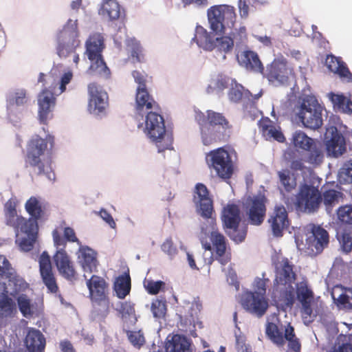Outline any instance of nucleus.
I'll return each instance as SVG.
<instances>
[{"instance_id": "1", "label": "nucleus", "mask_w": 352, "mask_h": 352, "mask_svg": "<svg viewBox=\"0 0 352 352\" xmlns=\"http://www.w3.org/2000/svg\"><path fill=\"white\" fill-rule=\"evenodd\" d=\"M195 120L204 146L225 143L230 140L233 127L223 113L212 110H207L206 114L198 111L195 114Z\"/></svg>"}, {"instance_id": "2", "label": "nucleus", "mask_w": 352, "mask_h": 352, "mask_svg": "<svg viewBox=\"0 0 352 352\" xmlns=\"http://www.w3.org/2000/svg\"><path fill=\"white\" fill-rule=\"evenodd\" d=\"M47 142L52 145L54 137L47 135L46 139H43L36 135L30 139L27 146L25 166L26 168H32L37 175H44L49 180L54 182L56 176L52 167V161L44 157Z\"/></svg>"}, {"instance_id": "3", "label": "nucleus", "mask_w": 352, "mask_h": 352, "mask_svg": "<svg viewBox=\"0 0 352 352\" xmlns=\"http://www.w3.org/2000/svg\"><path fill=\"white\" fill-rule=\"evenodd\" d=\"M78 20L69 19L57 36L56 54L60 58L72 56L73 63L77 67L80 61L76 49L80 45Z\"/></svg>"}, {"instance_id": "4", "label": "nucleus", "mask_w": 352, "mask_h": 352, "mask_svg": "<svg viewBox=\"0 0 352 352\" xmlns=\"http://www.w3.org/2000/svg\"><path fill=\"white\" fill-rule=\"evenodd\" d=\"M105 47L104 39L100 33H93L85 41V52L90 66L88 72L93 76L103 78H109L111 72L107 67L102 56Z\"/></svg>"}, {"instance_id": "5", "label": "nucleus", "mask_w": 352, "mask_h": 352, "mask_svg": "<svg viewBox=\"0 0 352 352\" xmlns=\"http://www.w3.org/2000/svg\"><path fill=\"white\" fill-rule=\"evenodd\" d=\"M268 279L257 278L254 282V291H246L241 296V306L248 312L258 318L264 316L269 307L266 297V282Z\"/></svg>"}, {"instance_id": "6", "label": "nucleus", "mask_w": 352, "mask_h": 352, "mask_svg": "<svg viewBox=\"0 0 352 352\" xmlns=\"http://www.w3.org/2000/svg\"><path fill=\"white\" fill-rule=\"evenodd\" d=\"M294 111L296 118L305 128L316 131L323 125L322 107L314 97L304 98Z\"/></svg>"}, {"instance_id": "7", "label": "nucleus", "mask_w": 352, "mask_h": 352, "mask_svg": "<svg viewBox=\"0 0 352 352\" xmlns=\"http://www.w3.org/2000/svg\"><path fill=\"white\" fill-rule=\"evenodd\" d=\"M145 133L157 147L158 152L172 148L173 138L166 133L164 118L160 114L149 111L145 120Z\"/></svg>"}, {"instance_id": "8", "label": "nucleus", "mask_w": 352, "mask_h": 352, "mask_svg": "<svg viewBox=\"0 0 352 352\" xmlns=\"http://www.w3.org/2000/svg\"><path fill=\"white\" fill-rule=\"evenodd\" d=\"M221 219L226 234L236 243H242L246 237V226L239 227L241 221L240 208L235 204H228L221 211Z\"/></svg>"}, {"instance_id": "9", "label": "nucleus", "mask_w": 352, "mask_h": 352, "mask_svg": "<svg viewBox=\"0 0 352 352\" xmlns=\"http://www.w3.org/2000/svg\"><path fill=\"white\" fill-rule=\"evenodd\" d=\"M206 162L211 171L223 179H230L234 171V163L225 146L213 149L206 155Z\"/></svg>"}, {"instance_id": "10", "label": "nucleus", "mask_w": 352, "mask_h": 352, "mask_svg": "<svg viewBox=\"0 0 352 352\" xmlns=\"http://www.w3.org/2000/svg\"><path fill=\"white\" fill-rule=\"evenodd\" d=\"M207 16L210 28L221 34L234 27L236 17L234 8L225 4L211 6L208 9Z\"/></svg>"}, {"instance_id": "11", "label": "nucleus", "mask_w": 352, "mask_h": 352, "mask_svg": "<svg viewBox=\"0 0 352 352\" xmlns=\"http://www.w3.org/2000/svg\"><path fill=\"white\" fill-rule=\"evenodd\" d=\"M291 142L296 150L307 152L305 162L319 165L324 158L323 144L309 137L305 132L296 131L291 138Z\"/></svg>"}, {"instance_id": "12", "label": "nucleus", "mask_w": 352, "mask_h": 352, "mask_svg": "<svg viewBox=\"0 0 352 352\" xmlns=\"http://www.w3.org/2000/svg\"><path fill=\"white\" fill-rule=\"evenodd\" d=\"M267 203L268 199L264 193L260 192L247 197L243 208L250 225L259 226L264 222Z\"/></svg>"}, {"instance_id": "13", "label": "nucleus", "mask_w": 352, "mask_h": 352, "mask_svg": "<svg viewBox=\"0 0 352 352\" xmlns=\"http://www.w3.org/2000/svg\"><path fill=\"white\" fill-rule=\"evenodd\" d=\"M309 235L306 239V245L301 247L297 243L299 250L310 256L320 254L329 244V234L327 230L320 225L311 223L309 225Z\"/></svg>"}, {"instance_id": "14", "label": "nucleus", "mask_w": 352, "mask_h": 352, "mask_svg": "<svg viewBox=\"0 0 352 352\" xmlns=\"http://www.w3.org/2000/svg\"><path fill=\"white\" fill-rule=\"evenodd\" d=\"M89 298L94 308L106 309L109 305V285L101 276L92 275L86 282Z\"/></svg>"}, {"instance_id": "15", "label": "nucleus", "mask_w": 352, "mask_h": 352, "mask_svg": "<svg viewBox=\"0 0 352 352\" xmlns=\"http://www.w3.org/2000/svg\"><path fill=\"white\" fill-rule=\"evenodd\" d=\"M296 287V298L301 305L300 313L302 320L305 324L311 323L318 315V311L314 307V293L306 280L297 283Z\"/></svg>"}, {"instance_id": "16", "label": "nucleus", "mask_w": 352, "mask_h": 352, "mask_svg": "<svg viewBox=\"0 0 352 352\" xmlns=\"http://www.w3.org/2000/svg\"><path fill=\"white\" fill-rule=\"evenodd\" d=\"M63 235L61 236L58 228L52 231L54 245L57 249L52 257L54 264H70V257L65 250L67 241L80 243L74 230L71 227L64 228Z\"/></svg>"}, {"instance_id": "17", "label": "nucleus", "mask_w": 352, "mask_h": 352, "mask_svg": "<svg viewBox=\"0 0 352 352\" xmlns=\"http://www.w3.org/2000/svg\"><path fill=\"white\" fill-rule=\"evenodd\" d=\"M322 202V195L318 187L303 184L296 195V206L301 211L312 213L318 211Z\"/></svg>"}, {"instance_id": "18", "label": "nucleus", "mask_w": 352, "mask_h": 352, "mask_svg": "<svg viewBox=\"0 0 352 352\" xmlns=\"http://www.w3.org/2000/svg\"><path fill=\"white\" fill-rule=\"evenodd\" d=\"M193 202L197 212L204 218L210 219V224L213 230L216 225L215 219L212 218L214 212L213 200L208 188L204 184H196L193 191Z\"/></svg>"}, {"instance_id": "19", "label": "nucleus", "mask_w": 352, "mask_h": 352, "mask_svg": "<svg viewBox=\"0 0 352 352\" xmlns=\"http://www.w3.org/2000/svg\"><path fill=\"white\" fill-rule=\"evenodd\" d=\"M263 76L274 86L288 84L290 76H293V69L288 67L287 60L282 58H275L267 65Z\"/></svg>"}, {"instance_id": "20", "label": "nucleus", "mask_w": 352, "mask_h": 352, "mask_svg": "<svg viewBox=\"0 0 352 352\" xmlns=\"http://www.w3.org/2000/svg\"><path fill=\"white\" fill-rule=\"evenodd\" d=\"M267 222L275 237H281L290 224L288 213L283 205H276Z\"/></svg>"}, {"instance_id": "21", "label": "nucleus", "mask_w": 352, "mask_h": 352, "mask_svg": "<svg viewBox=\"0 0 352 352\" xmlns=\"http://www.w3.org/2000/svg\"><path fill=\"white\" fill-rule=\"evenodd\" d=\"M88 94L89 111L95 114L103 112L108 104L107 93L97 83L91 82L88 85Z\"/></svg>"}, {"instance_id": "22", "label": "nucleus", "mask_w": 352, "mask_h": 352, "mask_svg": "<svg viewBox=\"0 0 352 352\" xmlns=\"http://www.w3.org/2000/svg\"><path fill=\"white\" fill-rule=\"evenodd\" d=\"M56 100L54 94L47 88L43 89L38 94V118L41 123L46 124L47 120L52 117Z\"/></svg>"}, {"instance_id": "23", "label": "nucleus", "mask_w": 352, "mask_h": 352, "mask_svg": "<svg viewBox=\"0 0 352 352\" xmlns=\"http://www.w3.org/2000/svg\"><path fill=\"white\" fill-rule=\"evenodd\" d=\"M328 134H331L330 139L326 142L328 154L336 157L342 155L346 151V142L344 136L338 132L336 126L327 129L325 134L326 138H329Z\"/></svg>"}, {"instance_id": "24", "label": "nucleus", "mask_w": 352, "mask_h": 352, "mask_svg": "<svg viewBox=\"0 0 352 352\" xmlns=\"http://www.w3.org/2000/svg\"><path fill=\"white\" fill-rule=\"evenodd\" d=\"M239 64L246 70L258 74H263L264 67L258 54L250 50L239 52L236 55Z\"/></svg>"}, {"instance_id": "25", "label": "nucleus", "mask_w": 352, "mask_h": 352, "mask_svg": "<svg viewBox=\"0 0 352 352\" xmlns=\"http://www.w3.org/2000/svg\"><path fill=\"white\" fill-rule=\"evenodd\" d=\"M38 223L34 220H28L19 227V231L25 234L19 242V248L23 252H29L34 248L38 235Z\"/></svg>"}, {"instance_id": "26", "label": "nucleus", "mask_w": 352, "mask_h": 352, "mask_svg": "<svg viewBox=\"0 0 352 352\" xmlns=\"http://www.w3.org/2000/svg\"><path fill=\"white\" fill-rule=\"evenodd\" d=\"M0 278L7 279L8 285L12 287V296H15L28 288V284L21 278L16 276L10 265H0Z\"/></svg>"}, {"instance_id": "27", "label": "nucleus", "mask_w": 352, "mask_h": 352, "mask_svg": "<svg viewBox=\"0 0 352 352\" xmlns=\"http://www.w3.org/2000/svg\"><path fill=\"white\" fill-rule=\"evenodd\" d=\"M210 238L215 250L216 258L222 264L230 262L231 255L230 252L226 251V240L225 236L219 232L212 230Z\"/></svg>"}, {"instance_id": "28", "label": "nucleus", "mask_w": 352, "mask_h": 352, "mask_svg": "<svg viewBox=\"0 0 352 352\" xmlns=\"http://www.w3.org/2000/svg\"><path fill=\"white\" fill-rule=\"evenodd\" d=\"M158 104L153 96L148 93L146 88L138 87L135 95V109L139 114L144 111L157 109Z\"/></svg>"}, {"instance_id": "29", "label": "nucleus", "mask_w": 352, "mask_h": 352, "mask_svg": "<svg viewBox=\"0 0 352 352\" xmlns=\"http://www.w3.org/2000/svg\"><path fill=\"white\" fill-rule=\"evenodd\" d=\"M25 343L30 352H43L45 338L39 330L30 328L25 336Z\"/></svg>"}, {"instance_id": "30", "label": "nucleus", "mask_w": 352, "mask_h": 352, "mask_svg": "<svg viewBox=\"0 0 352 352\" xmlns=\"http://www.w3.org/2000/svg\"><path fill=\"white\" fill-rule=\"evenodd\" d=\"M17 313L14 301L6 294L0 295V327H6L7 320Z\"/></svg>"}, {"instance_id": "31", "label": "nucleus", "mask_w": 352, "mask_h": 352, "mask_svg": "<svg viewBox=\"0 0 352 352\" xmlns=\"http://www.w3.org/2000/svg\"><path fill=\"white\" fill-rule=\"evenodd\" d=\"M4 212L6 225L12 227L17 232L19 227L28 222L26 219L17 215L16 203L11 199L5 204Z\"/></svg>"}, {"instance_id": "32", "label": "nucleus", "mask_w": 352, "mask_h": 352, "mask_svg": "<svg viewBox=\"0 0 352 352\" xmlns=\"http://www.w3.org/2000/svg\"><path fill=\"white\" fill-rule=\"evenodd\" d=\"M192 40L199 47L212 51L215 48V38L212 33L208 32L204 27L197 25Z\"/></svg>"}, {"instance_id": "33", "label": "nucleus", "mask_w": 352, "mask_h": 352, "mask_svg": "<svg viewBox=\"0 0 352 352\" xmlns=\"http://www.w3.org/2000/svg\"><path fill=\"white\" fill-rule=\"evenodd\" d=\"M125 44L129 58L133 63H143L146 62L144 49L139 41L135 38H129L126 39Z\"/></svg>"}, {"instance_id": "34", "label": "nucleus", "mask_w": 352, "mask_h": 352, "mask_svg": "<svg viewBox=\"0 0 352 352\" xmlns=\"http://www.w3.org/2000/svg\"><path fill=\"white\" fill-rule=\"evenodd\" d=\"M25 208L27 212L30 215L28 220H37L41 219L45 214V204L41 201V198L31 197L25 204Z\"/></svg>"}, {"instance_id": "35", "label": "nucleus", "mask_w": 352, "mask_h": 352, "mask_svg": "<svg viewBox=\"0 0 352 352\" xmlns=\"http://www.w3.org/2000/svg\"><path fill=\"white\" fill-rule=\"evenodd\" d=\"M259 127L263 133V135L267 139H274L278 142H284L285 138L281 132L279 127H276L273 122L269 118L261 119L259 122Z\"/></svg>"}, {"instance_id": "36", "label": "nucleus", "mask_w": 352, "mask_h": 352, "mask_svg": "<svg viewBox=\"0 0 352 352\" xmlns=\"http://www.w3.org/2000/svg\"><path fill=\"white\" fill-rule=\"evenodd\" d=\"M131 285L129 269L126 267L123 274L116 278L113 284V289L117 297L124 299L130 293Z\"/></svg>"}, {"instance_id": "37", "label": "nucleus", "mask_w": 352, "mask_h": 352, "mask_svg": "<svg viewBox=\"0 0 352 352\" xmlns=\"http://www.w3.org/2000/svg\"><path fill=\"white\" fill-rule=\"evenodd\" d=\"M325 64L331 72L338 74L340 77L349 78L352 76L346 64L333 55L327 56Z\"/></svg>"}, {"instance_id": "38", "label": "nucleus", "mask_w": 352, "mask_h": 352, "mask_svg": "<svg viewBox=\"0 0 352 352\" xmlns=\"http://www.w3.org/2000/svg\"><path fill=\"white\" fill-rule=\"evenodd\" d=\"M98 13L111 21L117 20L120 16V6L116 0H103Z\"/></svg>"}, {"instance_id": "39", "label": "nucleus", "mask_w": 352, "mask_h": 352, "mask_svg": "<svg viewBox=\"0 0 352 352\" xmlns=\"http://www.w3.org/2000/svg\"><path fill=\"white\" fill-rule=\"evenodd\" d=\"M283 339L287 342V352H300L301 343L296 336L295 330L290 323L285 327Z\"/></svg>"}, {"instance_id": "40", "label": "nucleus", "mask_w": 352, "mask_h": 352, "mask_svg": "<svg viewBox=\"0 0 352 352\" xmlns=\"http://www.w3.org/2000/svg\"><path fill=\"white\" fill-rule=\"evenodd\" d=\"M40 273L42 280L47 287L48 291L51 293H56L58 291V287L54 274L52 272V265H39Z\"/></svg>"}, {"instance_id": "41", "label": "nucleus", "mask_w": 352, "mask_h": 352, "mask_svg": "<svg viewBox=\"0 0 352 352\" xmlns=\"http://www.w3.org/2000/svg\"><path fill=\"white\" fill-rule=\"evenodd\" d=\"M265 333L269 339L278 347L283 348L285 340L283 339V329H280L274 322H267L266 324Z\"/></svg>"}, {"instance_id": "42", "label": "nucleus", "mask_w": 352, "mask_h": 352, "mask_svg": "<svg viewBox=\"0 0 352 352\" xmlns=\"http://www.w3.org/2000/svg\"><path fill=\"white\" fill-rule=\"evenodd\" d=\"M280 186H278L281 192L285 191L290 192L296 187V179L294 177L289 170H283L277 173Z\"/></svg>"}, {"instance_id": "43", "label": "nucleus", "mask_w": 352, "mask_h": 352, "mask_svg": "<svg viewBox=\"0 0 352 352\" xmlns=\"http://www.w3.org/2000/svg\"><path fill=\"white\" fill-rule=\"evenodd\" d=\"M166 352H190V344L186 338L175 335L166 347Z\"/></svg>"}, {"instance_id": "44", "label": "nucleus", "mask_w": 352, "mask_h": 352, "mask_svg": "<svg viewBox=\"0 0 352 352\" xmlns=\"http://www.w3.org/2000/svg\"><path fill=\"white\" fill-rule=\"evenodd\" d=\"M339 250L345 254L352 252V229H344L336 234Z\"/></svg>"}, {"instance_id": "45", "label": "nucleus", "mask_w": 352, "mask_h": 352, "mask_svg": "<svg viewBox=\"0 0 352 352\" xmlns=\"http://www.w3.org/2000/svg\"><path fill=\"white\" fill-rule=\"evenodd\" d=\"M333 107L344 113H352V101L342 94H329Z\"/></svg>"}, {"instance_id": "46", "label": "nucleus", "mask_w": 352, "mask_h": 352, "mask_svg": "<svg viewBox=\"0 0 352 352\" xmlns=\"http://www.w3.org/2000/svg\"><path fill=\"white\" fill-rule=\"evenodd\" d=\"M342 197V193L334 189L325 190L322 195V201H323L326 210L330 212L333 207L338 204L340 198Z\"/></svg>"}, {"instance_id": "47", "label": "nucleus", "mask_w": 352, "mask_h": 352, "mask_svg": "<svg viewBox=\"0 0 352 352\" xmlns=\"http://www.w3.org/2000/svg\"><path fill=\"white\" fill-rule=\"evenodd\" d=\"M279 301L283 306L292 307L295 302L294 289L292 284L284 285L280 290Z\"/></svg>"}, {"instance_id": "48", "label": "nucleus", "mask_w": 352, "mask_h": 352, "mask_svg": "<svg viewBox=\"0 0 352 352\" xmlns=\"http://www.w3.org/2000/svg\"><path fill=\"white\" fill-rule=\"evenodd\" d=\"M78 258L80 264H95L97 252L88 246H82L79 248Z\"/></svg>"}, {"instance_id": "49", "label": "nucleus", "mask_w": 352, "mask_h": 352, "mask_svg": "<svg viewBox=\"0 0 352 352\" xmlns=\"http://www.w3.org/2000/svg\"><path fill=\"white\" fill-rule=\"evenodd\" d=\"M337 217L339 221L348 226L346 229H352V205H344L337 210Z\"/></svg>"}, {"instance_id": "50", "label": "nucleus", "mask_w": 352, "mask_h": 352, "mask_svg": "<svg viewBox=\"0 0 352 352\" xmlns=\"http://www.w3.org/2000/svg\"><path fill=\"white\" fill-rule=\"evenodd\" d=\"M19 309L23 316L29 318L33 316L30 299L25 294H21L16 298Z\"/></svg>"}, {"instance_id": "51", "label": "nucleus", "mask_w": 352, "mask_h": 352, "mask_svg": "<svg viewBox=\"0 0 352 352\" xmlns=\"http://www.w3.org/2000/svg\"><path fill=\"white\" fill-rule=\"evenodd\" d=\"M269 3V0H239V8L241 17L246 18L248 16L250 6L256 8L258 6Z\"/></svg>"}, {"instance_id": "52", "label": "nucleus", "mask_w": 352, "mask_h": 352, "mask_svg": "<svg viewBox=\"0 0 352 352\" xmlns=\"http://www.w3.org/2000/svg\"><path fill=\"white\" fill-rule=\"evenodd\" d=\"M333 298L339 307L352 309V288H345L336 299Z\"/></svg>"}, {"instance_id": "53", "label": "nucleus", "mask_w": 352, "mask_h": 352, "mask_svg": "<svg viewBox=\"0 0 352 352\" xmlns=\"http://www.w3.org/2000/svg\"><path fill=\"white\" fill-rule=\"evenodd\" d=\"M234 39L231 36H223L219 38H215V48L220 52L228 53L232 51L234 47Z\"/></svg>"}, {"instance_id": "54", "label": "nucleus", "mask_w": 352, "mask_h": 352, "mask_svg": "<svg viewBox=\"0 0 352 352\" xmlns=\"http://www.w3.org/2000/svg\"><path fill=\"white\" fill-rule=\"evenodd\" d=\"M8 101L10 106H23L28 101L25 90L18 89L15 92L11 94L9 96Z\"/></svg>"}, {"instance_id": "55", "label": "nucleus", "mask_w": 352, "mask_h": 352, "mask_svg": "<svg viewBox=\"0 0 352 352\" xmlns=\"http://www.w3.org/2000/svg\"><path fill=\"white\" fill-rule=\"evenodd\" d=\"M292 266L282 265V268L278 272L277 278L280 282H284V285L292 284L296 278V274L293 271Z\"/></svg>"}, {"instance_id": "56", "label": "nucleus", "mask_w": 352, "mask_h": 352, "mask_svg": "<svg viewBox=\"0 0 352 352\" xmlns=\"http://www.w3.org/2000/svg\"><path fill=\"white\" fill-rule=\"evenodd\" d=\"M144 287L149 294L156 295L165 287V283L162 280L154 281L146 278L144 280Z\"/></svg>"}, {"instance_id": "57", "label": "nucleus", "mask_w": 352, "mask_h": 352, "mask_svg": "<svg viewBox=\"0 0 352 352\" xmlns=\"http://www.w3.org/2000/svg\"><path fill=\"white\" fill-rule=\"evenodd\" d=\"M151 311L155 318H164L166 312V304L165 300H154L151 303Z\"/></svg>"}, {"instance_id": "58", "label": "nucleus", "mask_w": 352, "mask_h": 352, "mask_svg": "<svg viewBox=\"0 0 352 352\" xmlns=\"http://www.w3.org/2000/svg\"><path fill=\"white\" fill-rule=\"evenodd\" d=\"M126 334L129 340L135 347L140 349L145 343L144 336L141 331H128Z\"/></svg>"}, {"instance_id": "59", "label": "nucleus", "mask_w": 352, "mask_h": 352, "mask_svg": "<svg viewBox=\"0 0 352 352\" xmlns=\"http://www.w3.org/2000/svg\"><path fill=\"white\" fill-rule=\"evenodd\" d=\"M243 87L236 82L232 85L228 91V98L231 102H239L243 98Z\"/></svg>"}, {"instance_id": "60", "label": "nucleus", "mask_w": 352, "mask_h": 352, "mask_svg": "<svg viewBox=\"0 0 352 352\" xmlns=\"http://www.w3.org/2000/svg\"><path fill=\"white\" fill-rule=\"evenodd\" d=\"M162 250L170 257L175 256L177 253L171 238L166 239L161 246Z\"/></svg>"}, {"instance_id": "61", "label": "nucleus", "mask_w": 352, "mask_h": 352, "mask_svg": "<svg viewBox=\"0 0 352 352\" xmlns=\"http://www.w3.org/2000/svg\"><path fill=\"white\" fill-rule=\"evenodd\" d=\"M60 273L66 278L72 280L76 278V272L74 265H56Z\"/></svg>"}, {"instance_id": "62", "label": "nucleus", "mask_w": 352, "mask_h": 352, "mask_svg": "<svg viewBox=\"0 0 352 352\" xmlns=\"http://www.w3.org/2000/svg\"><path fill=\"white\" fill-rule=\"evenodd\" d=\"M132 76L134 78L135 82L138 84V87H142V88H146V81L147 74L144 72H140L138 70H134L132 72Z\"/></svg>"}, {"instance_id": "63", "label": "nucleus", "mask_w": 352, "mask_h": 352, "mask_svg": "<svg viewBox=\"0 0 352 352\" xmlns=\"http://www.w3.org/2000/svg\"><path fill=\"white\" fill-rule=\"evenodd\" d=\"M341 175L344 177L346 182L352 183V160L344 164Z\"/></svg>"}, {"instance_id": "64", "label": "nucleus", "mask_w": 352, "mask_h": 352, "mask_svg": "<svg viewBox=\"0 0 352 352\" xmlns=\"http://www.w3.org/2000/svg\"><path fill=\"white\" fill-rule=\"evenodd\" d=\"M329 352H352V344L346 342L334 345Z\"/></svg>"}]
</instances>
